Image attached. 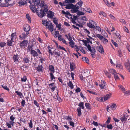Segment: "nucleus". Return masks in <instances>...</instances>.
<instances>
[{
  "label": "nucleus",
  "mask_w": 130,
  "mask_h": 130,
  "mask_svg": "<svg viewBox=\"0 0 130 130\" xmlns=\"http://www.w3.org/2000/svg\"><path fill=\"white\" fill-rule=\"evenodd\" d=\"M47 6L44 5V2L41 1L40 4L37 6L36 9V12L39 17L42 18L47 12L48 9Z\"/></svg>",
  "instance_id": "obj_1"
},
{
  "label": "nucleus",
  "mask_w": 130,
  "mask_h": 130,
  "mask_svg": "<svg viewBox=\"0 0 130 130\" xmlns=\"http://www.w3.org/2000/svg\"><path fill=\"white\" fill-rule=\"evenodd\" d=\"M78 106H79V107H78L76 110L78 113L77 115L78 116L80 117L82 114L81 109H84L85 108L84 102L79 103Z\"/></svg>",
  "instance_id": "obj_2"
},
{
  "label": "nucleus",
  "mask_w": 130,
  "mask_h": 130,
  "mask_svg": "<svg viewBox=\"0 0 130 130\" xmlns=\"http://www.w3.org/2000/svg\"><path fill=\"white\" fill-rule=\"evenodd\" d=\"M36 51L35 50H31L30 52L31 54L34 57H37L38 56V54H41V52H40V50L37 49H35Z\"/></svg>",
  "instance_id": "obj_3"
},
{
  "label": "nucleus",
  "mask_w": 130,
  "mask_h": 130,
  "mask_svg": "<svg viewBox=\"0 0 130 130\" xmlns=\"http://www.w3.org/2000/svg\"><path fill=\"white\" fill-rule=\"evenodd\" d=\"M88 48V50L90 52H91V54L92 57L93 58L94 57V54L95 52V49L93 47H91L90 45L89 44H88L86 45Z\"/></svg>",
  "instance_id": "obj_4"
},
{
  "label": "nucleus",
  "mask_w": 130,
  "mask_h": 130,
  "mask_svg": "<svg viewBox=\"0 0 130 130\" xmlns=\"http://www.w3.org/2000/svg\"><path fill=\"white\" fill-rule=\"evenodd\" d=\"M87 26L89 28H95L96 25V23L95 22L91 20H89V22L87 23Z\"/></svg>",
  "instance_id": "obj_5"
},
{
  "label": "nucleus",
  "mask_w": 130,
  "mask_h": 130,
  "mask_svg": "<svg viewBox=\"0 0 130 130\" xmlns=\"http://www.w3.org/2000/svg\"><path fill=\"white\" fill-rule=\"evenodd\" d=\"M45 26L47 27V28L49 29L51 32H52L53 31L54 29L53 26L52 25L51 22L50 21H47Z\"/></svg>",
  "instance_id": "obj_6"
},
{
  "label": "nucleus",
  "mask_w": 130,
  "mask_h": 130,
  "mask_svg": "<svg viewBox=\"0 0 130 130\" xmlns=\"http://www.w3.org/2000/svg\"><path fill=\"white\" fill-rule=\"evenodd\" d=\"M29 34V32H23L22 34L20 35L19 36V39L21 40H24L25 39L27 35Z\"/></svg>",
  "instance_id": "obj_7"
},
{
  "label": "nucleus",
  "mask_w": 130,
  "mask_h": 130,
  "mask_svg": "<svg viewBox=\"0 0 130 130\" xmlns=\"http://www.w3.org/2000/svg\"><path fill=\"white\" fill-rule=\"evenodd\" d=\"M61 12L62 13L65 14V16L68 18L69 19H70L71 17H72V14L68 11L65 12L64 10H62Z\"/></svg>",
  "instance_id": "obj_8"
},
{
  "label": "nucleus",
  "mask_w": 130,
  "mask_h": 130,
  "mask_svg": "<svg viewBox=\"0 0 130 130\" xmlns=\"http://www.w3.org/2000/svg\"><path fill=\"white\" fill-rule=\"evenodd\" d=\"M19 55L17 54L14 55L13 57V60L14 62L15 63L18 62H19Z\"/></svg>",
  "instance_id": "obj_9"
},
{
  "label": "nucleus",
  "mask_w": 130,
  "mask_h": 130,
  "mask_svg": "<svg viewBox=\"0 0 130 130\" xmlns=\"http://www.w3.org/2000/svg\"><path fill=\"white\" fill-rule=\"evenodd\" d=\"M78 6L74 5L71 10V11L72 13H75L78 11Z\"/></svg>",
  "instance_id": "obj_10"
},
{
  "label": "nucleus",
  "mask_w": 130,
  "mask_h": 130,
  "mask_svg": "<svg viewBox=\"0 0 130 130\" xmlns=\"http://www.w3.org/2000/svg\"><path fill=\"white\" fill-rule=\"evenodd\" d=\"M28 43V41L27 40H24L20 43V46L21 47H25L24 46H26Z\"/></svg>",
  "instance_id": "obj_11"
},
{
  "label": "nucleus",
  "mask_w": 130,
  "mask_h": 130,
  "mask_svg": "<svg viewBox=\"0 0 130 130\" xmlns=\"http://www.w3.org/2000/svg\"><path fill=\"white\" fill-rule=\"evenodd\" d=\"M11 40H12L14 42L17 39V37L16 35V33H12L11 35Z\"/></svg>",
  "instance_id": "obj_12"
},
{
  "label": "nucleus",
  "mask_w": 130,
  "mask_h": 130,
  "mask_svg": "<svg viewBox=\"0 0 130 130\" xmlns=\"http://www.w3.org/2000/svg\"><path fill=\"white\" fill-rule=\"evenodd\" d=\"M49 86L51 88V90L53 92L54 91L56 88V86L55 85V84L54 83L50 84L49 85Z\"/></svg>",
  "instance_id": "obj_13"
},
{
  "label": "nucleus",
  "mask_w": 130,
  "mask_h": 130,
  "mask_svg": "<svg viewBox=\"0 0 130 130\" xmlns=\"http://www.w3.org/2000/svg\"><path fill=\"white\" fill-rule=\"evenodd\" d=\"M70 64L71 70L73 71L76 68L74 63L73 62H70Z\"/></svg>",
  "instance_id": "obj_14"
},
{
  "label": "nucleus",
  "mask_w": 130,
  "mask_h": 130,
  "mask_svg": "<svg viewBox=\"0 0 130 130\" xmlns=\"http://www.w3.org/2000/svg\"><path fill=\"white\" fill-rule=\"evenodd\" d=\"M102 84L100 85L99 86L102 89H103L105 87L106 85V82L103 80H101Z\"/></svg>",
  "instance_id": "obj_15"
},
{
  "label": "nucleus",
  "mask_w": 130,
  "mask_h": 130,
  "mask_svg": "<svg viewBox=\"0 0 130 130\" xmlns=\"http://www.w3.org/2000/svg\"><path fill=\"white\" fill-rule=\"evenodd\" d=\"M69 42L70 46L72 48H73L74 46L77 48V46L76 45H74L75 43L72 40L71 41H69Z\"/></svg>",
  "instance_id": "obj_16"
},
{
  "label": "nucleus",
  "mask_w": 130,
  "mask_h": 130,
  "mask_svg": "<svg viewBox=\"0 0 130 130\" xmlns=\"http://www.w3.org/2000/svg\"><path fill=\"white\" fill-rule=\"evenodd\" d=\"M54 14L52 11H49L47 13V16L48 18H51L54 16Z\"/></svg>",
  "instance_id": "obj_17"
},
{
  "label": "nucleus",
  "mask_w": 130,
  "mask_h": 130,
  "mask_svg": "<svg viewBox=\"0 0 130 130\" xmlns=\"http://www.w3.org/2000/svg\"><path fill=\"white\" fill-rule=\"evenodd\" d=\"M48 69L51 72L50 73H54V72L55 69L53 66L50 65L49 66Z\"/></svg>",
  "instance_id": "obj_18"
},
{
  "label": "nucleus",
  "mask_w": 130,
  "mask_h": 130,
  "mask_svg": "<svg viewBox=\"0 0 130 130\" xmlns=\"http://www.w3.org/2000/svg\"><path fill=\"white\" fill-rule=\"evenodd\" d=\"M35 5H30L29 6V7L31 10L33 12H36V8L35 6Z\"/></svg>",
  "instance_id": "obj_19"
},
{
  "label": "nucleus",
  "mask_w": 130,
  "mask_h": 130,
  "mask_svg": "<svg viewBox=\"0 0 130 130\" xmlns=\"http://www.w3.org/2000/svg\"><path fill=\"white\" fill-rule=\"evenodd\" d=\"M127 115H125L123 117L120 118V120L122 122L126 121L127 119Z\"/></svg>",
  "instance_id": "obj_20"
},
{
  "label": "nucleus",
  "mask_w": 130,
  "mask_h": 130,
  "mask_svg": "<svg viewBox=\"0 0 130 130\" xmlns=\"http://www.w3.org/2000/svg\"><path fill=\"white\" fill-rule=\"evenodd\" d=\"M53 53L56 55V58H57V56H60V51L54 50V51L53 52Z\"/></svg>",
  "instance_id": "obj_21"
},
{
  "label": "nucleus",
  "mask_w": 130,
  "mask_h": 130,
  "mask_svg": "<svg viewBox=\"0 0 130 130\" xmlns=\"http://www.w3.org/2000/svg\"><path fill=\"white\" fill-rule=\"evenodd\" d=\"M30 27L28 25L25 27L24 28V31L26 32H29V31L30 30Z\"/></svg>",
  "instance_id": "obj_22"
},
{
  "label": "nucleus",
  "mask_w": 130,
  "mask_h": 130,
  "mask_svg": "<svg viewBox=\"0 0 130 130\" xmlns=\"http://www.w3.org/2000/svg\"><path fill=\"white\" fill-rule=\"evenodd\" d=\"M53 73H49L50 75V77L51 81L54 80V82L55 81V77L53 74Z\"/></svg>",
  "instance_id": "obj_23"
},
{
  "label": "nucleus",
  "mask_w": 130,
  "mask_h": 130,
  "mask_svg": "<svg viewBox=\"0 0 130 130\" xmlns=\"http://www.w3.org/2000/svg\"><path fill=\"white\" fill-rule=\"evenodd\" d=\"M111 109L112 110H114L116 109L117 108V105L116 104L113 103L111 105Z\"/></svg>",
  "instance_id": "obj_24"
},
{
  "label": "nucleus",
  "mask_w": 130,
  "mask_h": 130,
  "mask_svg": "<svg viewBox=\"0 0 130 130\" xmlns=\"http://www.w3.org/2000/svg\"><path fill=\"white\" fill-rule=\"evenodd\" d=\"M111 95V94H107L104 97H103V101H104L110 98Z\"/></svg>",
  "instance_id": "obj_25"
},
{
  "label": "nucleus",
  "mask_w": 130,
  "mask_h": 130,
  "mask_svg": "<svg viewBox=\"0 0 130 130\" xmlns=\"http://www.w3.org/2000/svg\"><path fill=\"white\" fill-rule=\"evenodd\" d=\"M82 60L84 61L85 62L89 64V61L88 58L83 57L82 58Z\"/></svg>",
  "instance_id": "obj_26"
},
{
  "label": "nucleus",
  "mask_w": 130,
  "mask_h": 130,
  "mask_svg": "<svg viewBox=\"0 0 130 130\" xmlns=\"http://www.w3.org/2000/svg\"><path fill=\"white\" fill-rule=\"evenodd\" d=\"M99 14L100 15H102L103 17H106L107 16L106 13L102 11H100L99 12Z\"/></svg>",
  "instance_id": "obj_27"
},
{
  "label": "nucleus",
  "mask_w": 130,
  "mask_h": 130,
  "mask_svg": "<svg viewBox=\"0 0 130 130\" xmlns=\"http://www.w3.org/2000/svg\"><path fill=\"white\" fill-rule=\"evenodd\" d=\"M30 58H28L27 57H24L23 59V61L24 63H27L29 62L30 60H29Z\"/></svg>",
  "instance_id": "obj_28"
},
{
  "label": "nucleus",
  "mask_w": 130,
  "mask_h": 130,
  "mask_svg": "<svg viewBox=\"0 0 130 130\" xmlns=\"http://www.w3.org/2000/svg\"><path fill=\"white\" fill-rule=\"evenodd\" d=\"M14 42L12 40H11V39L10 40L9 39L7 40V45L8 46H12V43Z\"/></svg>",
  "instance_id": "obj_29"
},
{
  "label": "nucleus",
  "mask_w": 130,
  "mask_h": 130,
  "mask_svg": "<svg viewBox=\"0 0 130 130\" xmlns=\"http://www.w3.org/2000/svg\"><path fill=\"white\" fill-rule=\"evenodd\" d=\"M43 67L42 65H39L37 67L36 69L37 71L39 72L41 71L42 70Z\"/></svg>",
  "instance_id": "obj_30"
},
{
  "label": "nucleus",
  "mask_w": 130,
  "mask_h": 130,
  "mask_svg": "<svg viewBox=\"0 0 130 130\" xmlns=\"http://www.w3.org/2000/svg\"><path fill=\"white\" fill-rule=\"evenodd\" d=\"M74 5L72 4H68L66 5V8L67 9H70L72 8L73 6Z\"/></svg>",
  "instance_id": "obj_31"
},
{
  "label": "nucleus",
  "mask_w": 130,
  "mask_h": 130,
  "mask_svg": "<svg viewBox=\"0 0 130 130\" xmlns=\"http://www.w3.org/2000/svg\"><path fill=\"white\" fill-rule=\"evenodd\" d=\"M109 73H111L113 75H114V74H117L116 71L113 69H110L109 70Z\"/></svg>",
  "instance_id": "obj_32"
},
{
  "label": "nucleus",
  "mask_w": 130,
  "mask_h": 130,
  "mask_svg": "<svg viewBox=\"0 0 130 130\" xmlns=\"http://www.w3.org/2000/svg\"><path fill=\"white\" fill-rule=\"evenodd\" d=\"M98 51L101 53H102L103 52H104L103 48L101 45H100V46H99Z\"/></svg>",
  "instance_id": "obj_33"
},
{
  "label": "nucleus",
  "mask_w": 130,
  "mask_h": 130,
  "mask_svg": "<svg viewBox=\"0 0 130 130\" xmlns=\"http://www.w3.org/2000/svg\"><path fill=\"white\" fill-rule=\"evenodd\" d=\"M35 5L37 6L39 5L41 3L40 0H35L34 2Z\"/></svg>",
  "instance_id": "obj_34"
},
{
  "label": "nucleus",
  "mask_w": 130,
  "mask_h": 130,
  "mask_svg": "<svg viewBox=\"0 0 130 130\" xmlns=\"http://www.w3.org/2000/svg\"><path fill=\"white\" fill-rule=\"evenodd\" d=\"M25 0H21L19 2V4L20 5H24L26 3Z\"/></svg>",
  "instance_id": "obj_35"
},
{
  "label": "nucleus",
  "mask_w": 130,
  "mask_h": 130,
  "mask_svg": "<svg viewBox=\"0 0 130 130\" xmlns=\"http://www.w3.org/2000/svg\"><path fill=\"white\" fill-rule=\"evenodd\" d=\"M85 105L86 108L88 109H91L90 104L89 103H86Z\"/></svg>",
  "instance_id": "obj_36"
},
{
  "label": "nucleus",
  "mask_w": 130,
  "mask_h": 130,
  "mask_svg": "<svg viewBox=\"0 0 130 130\" xmlns=\"http://www.w3.org/2000/svg\"><path fill=\"white\" fill-rule=\"evenodd\" d=\"M88 36L89 37V38H87L86 39L87 41H88V43H91L92 40L91 39H92V37L90 36L89 35H88Z\"/></svg>",
  "instance_id": "obj_37"
},
{
  "label": "nucleus",
  "mask_w": 130,
  "mask_h": 130,
  "mask_svg": "<svg viewBox=\"0 0 130 130\" xmlns=\"http://www.w3.org/2000/svg\"><path fill=\"white\" fill-rule=\"evenodd\" d=\"M68 85L71 89H72L74 88V86L71 81H69V83H68Z\"/></svg>",
  "instance_id": "obj_38"
},
{
  "label": "nucleus",
  "mask_w": 130,
  "mask_h": 130,
  "mask_svg": "<svg viewBox=\"0 0 130 130\" xmlns=\"http://www.w3.org/2000/svg\"><path fill=\"white\" fill-rule=\"evenodd\" d=\"M83 31L85 32V33L87 34V35H89L90 34V32L89 30L83 28Z\"/></svg>",
  "instance_id": "obj_39"
},
{
  "label": "nucleus",
  "mask_w": 130,
  "mask_h": 130,
  "mask_svg": "<svg viewBox=\"0 0 130 130\" xmlns=\"http://www.w3.org/2000/svg\"><path fill=\"white\" fill-rule=\"evenodd\" d=\"M118 87L122 91H125V89L121 85H119Z\"/></svg>",
  "instance_id": "obj_40"
},
{
  "label": "nucleus",
  "mask_w": 130,
  "mask_h": 130,
  "mask_svg": "<svg viewBox=\"0 0 130 130\" xmlns=\"http://www.w3.org/2000/svg\"><path fill=\"white\" fill-rule=\"evenodd\" d=\"M103 97L102 98L101 97L99 96L97 97L96 98V100L100 102L103 101Z\"/></svg>",
  "instance_id": "obj_41"
},
{
  "label": "nucleus",
  "mask_w": 130,
  "mask_h": 130,
  "mask_svg": "<svg viewBox=\"0 0 130 130\" xmlns=\"http://www.w3.org/2000/svg\"><path fill=\"white\" fill-rule=\"evenodd\" d=\"M95 36L96 37L99 38L100 40H102L104 38V37L100 34H96Z\"/></svg>",
  "instance_id": "obj_42"
},
{
  "label": "nucleus",
  "mask_w": 130,
  "mask_h": 130,
  "mask_svg": "<svg viewBox=\"0 0 130 130\" xmlns=\"http://www.w3.org/2000/svg\"><path fill=\"white\" fill-rule=\"evenodd\" d=\"M27 80L26 77L24 75L23 77L21 78V81L22 82H25Z\"/></svg>",
  "instance_id": "obj_43"
},
{
  "label": "nucleus",
  "mask_w": 130,
  "mask_h": 130,
  "mask_svg": "<svg viewBox=\"0 0 130 130\" xmlns=\"http://www.w3.org/2000/svg\"><path fill=\"white\" fill-rule=\"evenodd\" d=\"M105 73L107 76L109 78H110L111 77V74L107 71L105 72Z\"/></svg>",
  "instance_id": "obj_44"
},
{
  "label": "nucleus",
  "mask_w": 130,
  "mask_h": 130,
  "mask_svg": "<svg viewBox=\"0 0 130 130\" xmlns=\"http://www.w3.org/2000/svg\"><path fill=\"white\" fill-rule=\"evenodd\" d=\"M15 93H16L18 95L20 96V98H22V96H23V94L22 93L17 91H15Z\"/></svg>",
  "instance_id": "obj_45"
},
{
  "label": "nucleus",
  "mask_w": 130,
  "mask_h": 130,
  "mask_svg": "<svg viewBox=\"0 0 130 130\" xmlns=\"http://www.w3.org/2000/svg\"><path fill=\"white\" fill-rule=\"evenodd\" d=\"M102 42L104 44H106L108 42V40L106 39L104 37V38L102 39Z\"/></svg>",
  "instance_id": "obj_46"
},
{
  "label": "nucleus",
  "mask_w": 130,
  "mask_h": 130,
  "mask_svg": "<svg viewBox=\"0 0 130 130\" xmlns=\"http://www.w3.org/2000/svg\"><path fill=\"white\" fill-rule=\"evenodd\" d=\"M59 48L60 50H64L66 52H67V50L65 49V48H64L62 46H61L60 45H58L57 46Z\"/></svg>",
  "instance_id": "obj_47"
},
{
  "label": "nucleus",
  "mask_w": 130,
  "mask_h": 130,
  "mask_svg": "<svg viewBox=\"0 0 130 130\" xmlns=\"http://www.w3.org/2000/svg\"><path fill=\"white\" fill-rule=\"evenodd\" d=\"M118 54L119 56L120 57H121L122 56V54L120 49H118Z\"/></svg>",
  "instance_id": "obj_48"
},
{
  "label": "nucleus",
  "mask_w": 130,
  "mask_h": 130,
  "mask_svg": "<svg viewBox=\"0 0 130 130\" xmlns=\"http://www.w3.org/2000/svg\"><path fill=\"white\" fill-rule=\"evenodd\" d=\"M83 2L81 1H80L78 2L77 3V5H79L78 6H78V7L79 8V7H81L82 4H83Z\"/></svg>",
  "instance_id": "obj_49"
},
{
  "label": "nucleus",
  "mask_w": 130,
  "mask_h": 130,
  "mask_svg": "<svg viewBox=\"0 0 130 130\" xmlns=\"http://www.w3.org/2000/svg\"><path fill=\"white\" fill-rule=\"evenodd\" d=\"M33 47V45H29L28 46V48L29 49V50L31 52V50H32V47Z\"/></svg>",
  "instance_id": "obj_50"
},
{
  "label": "nucleus",
  "mask_w": 130,
  "mask_h": 130,
  "mask_svg": "<svg viewBox=\"0 0 130 130\" xmlns=\"http://www.w3.org/2000/svg\"><path fill=\"white\" fill-rule=\"evenodd\" d=\"M106 127L108 129H111L112 128L113 126L111 124H108L106 126Z\"/></svg>",
  "instance_id": "obj_51"
},
{
  "label": "nucleus",
  "mask_w": 130,
  "mask_h": 130,
  "mask_svg": "<svg viewBox=\"0 0 130 130\" xmlns=\"http://www.w3.org/2000/svg\"><path fill=\"white\" fill-rule=\"evenodd\" d=\"M115 35L117 36V38H118L120 40H121V36H120V34L117 32L115 34Z\"/></svg>",
  "instance_id": "obj_52"
},
{
  "label": "nucleus",
  "mask_w": 130,
  "mask_h": 130,
  "mask_svg": "<svg viewBox=\"0 0 130 130\" xmlns=\"http://www.w3.org/2000/svg\"><path fill=\"white\" fill-rule=\"evenodd\" d=\"M2 86L3 88L4 89L7 90L9 91V88L7 87V86L6 85H2Z\"/></svg>",
  "instance_id": "obj_53"
},
{
  "label": "nucleus",
  "mask_w": 130,
  "mask_h": 130,
  "mask_svg": "<svg viewBox=\"0 0 130 130\" xmlns=\"http://www.w3.org/2000/svg\"><path fill=\"white\" fill-rule=\"evenodd\" d=\"M65 2L66 3H69V2H70L71 3H74L75 2V0H70L69 1V0H66L65 1Z\"/></svg>",
  "instance_id": "obj_54"
},
{
  "label": "nucleus",
  "mask_w": 130,
  "mask_h": 130,
  "mask_svg": "<svg viewBox=\"0 0 130 130\" xmlns=\"http://www.w3.org/2000/svg\"><path fill=\"white\" fill-rule=\"evenodd\" d=\"M87 91L90 94L95 95H97V93L94 92L90 90H87Z\"/></svg>",
  "instance_id": "obj_55"
},
{
  "label": "nucleus",
  "mask_w": 130,
  "mask_h": 130,
  "mask_svg": "<svg viewBox=\"0 0 130 130\" xmlns=\"http://www.w3.org/2000/svg\"><path fill=\"white\" fill-rule=\"evenodd\" d=\"M53 23H54L55 24H57V19L56 18H54L53 19Z\"/></svg>",
  "instance_id": "obj_56"
},
{
  "label": "nucleus",
  "mask_w": 130,
  "mask_h": 130,
  "mask_svg": "<svg viewBox=\"0 0 130 130\" xmlns=\"http://www.w3.org/2000/svg\"><path fill=\"white\" fill-rule=\"evenodd\" d=\"M65 118L67 120H69V121H71L72 120V118L70 117L69 116H66L65 117Z\"/></svg>",
  "instance_id": "obj_57"
},
{
  "label": "nucleus",
  "mask_w": 130,
  "mask_h": 130,
  "mask_svg": "<svg viewBox=\"0 0 130 130\" xmlns=\"http://www.w3.org/2000/svg\"><path fill=\"white\" fill-rule=\"evenodd\" d=\"M59 32L58 31H56L55 32V34L54 37L57 38L58 37L59 35Z\"/></svg>",
  "instance_id": "obj_58"
},
{
  "label": "nucleus",
  "mask_w": 130,
  "mask_h": 130,
  "mask_svg": "<svg viewBox=\"0 0 130 130\" xmlns=\"http://www.w3.org/2000/svg\"><path fill=\"white\" fill-rule=\"evenodd\" d=\"M29 127H30V128H33V124H32V121L31 120H30V122L29 123Z\"/></svg>",
  "instance_id": "obj_59"
},
{
  "label": "nucleus",
  "mask_w": 130,
  "mask_h": 130,
  "mask_svg": "<svg viewBox=\"0 0 130 130\" xmlns=\"http://www.w3.org/2000/svg\"><path fill=\"white\" fill-rule=\"evenodd\" d=\"M119 21L124 24H126L125 21L123 19H119Z\"/></svg>",
  "instance_id": "obj_60"
},
{
  "label": "nucleus",
  "mask_w": 130,
  "mask_h": 130,
  "mask_svg": "<svg viewBox=\"0 0 130 130\" xmlns=\"http://www.w3.org/2000/svg\"><path fill=\"white\" fill-rule=\"evenodd\" d=\"M6 45V43L4 42L0 43V46L1 47H3L5 46Z\"/></svg>",
  "instance_id": "obj_61"
},
{
  "label": "nucleus",
  "mask_w": 130,
  "mask_h": 130,
  "mask_svg": "<svg viewBox=\"0 0 130 130\" xmlns=\"http://www.w3.org/2000/svg\"><path fill=\"white\" fill-rule=\"evenodd\" d=\"M56 25V27L58 28V29L59 30H60L61 28V24L59 23V24H58V23H57V24Z\"/></svg>",
  "instance_id": "obj_62"
},
{
  "label": "nucleus",
  "mask_w": 130,
  "mask_h": 130,
  "mask_svg": "<svg viewBox=\"0 0 130 130\" xmlns=\"http://www.w3.org/2000/svg\"><path fill=\"white\" fill-rule=\"evenodd\" d=\"M40 58L39 59L40 61L43 64L44 63V61H45V59L42 57H39Z\"/></svg>",
  "instance_id": "obj_63"
},
{
  "label": "nucleus",
  "mask_w": 130,
  "mask_h": 130,
  "mask_svg": "<svg viewBox=\"0 0 130 130\" xmlns=\"http://www.w3.org/2000/svg\"><path fill=\"white\" fill-rule=\"evenodd\" d=\"M69 123L70 126H72V127H74V123L72 121H70Z\"/></svg>",
  "instance_id": "obj_64"
}]
</instances>
